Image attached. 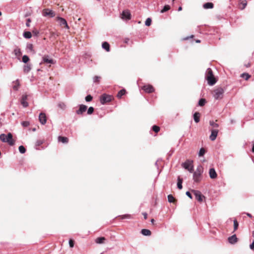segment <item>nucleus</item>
I'll return each mask as SVG.
<instances>
[{"mask_svg": "<svg viewBox=\"0 0 254 254\" xmlns=\"http://www.w3.org/2000/svg\"><path fill=\"white\" fill-rule=\"evenodd\" d=\"M205 79L207 81L208 84L211 86L214 85L217 82L212 70L210 68H208L206 69L205 74Z\"/></svg>", "mask_w": 254, "mask_h": 254, "instance_id": "nucleus-1", "label": "nucleus"}, {"mask_svg": "<svg viewBox=\"0 0 254 254\" xmlns=\"http://www.w3.org/2000/svg\"><path fill=\"white\" fill-rule=\"evenodd\" d=\"M224 93V89L221 87H218L213 91V96L215 100L222 99Z\"/></svg>", "mask_w": 254, "mask_h": 254, "instance_id": "nucleus-2", "label": "nucleus"}, {"mask_svg": "<svg viewBox=\"0 0 254 254\" xmlns=\"http://www.w3.org/2000/svg\"><path fill=\"white\" fill-rule=\"evenodd\" d=\"M193 161L191 160H187L185 162L182 164V166L185 169L188 170L190 173L193 172Z\"/></svg>", "mask_w": 254, "mask_h": 254, "instance_id": "nucleus-3", "label": "nucleus"}, {"mask_svg": "<svg viewBox=\"0 0 254 254\" xmlns=\"http://www.w3.org/2000/svg\"><path fill=\"white\" fill-rule=\"evenodd\" d=\"M113 97L111 95L106 94H102L100 97V101L102 105H104L112 100Z\"/></svg>", "mask_w": 254, "mask_h": 254, "instance_id": "nucleus-4", "label": "nucleus"}, {"mask_svg": "<svg viewBox=\"0 0 254 254\" xmlns=\"http://www.w3.org/2000/svg\"><path fill=\"white\" fill-rule=\"evenodd\" d=\"M122 18L125 20H130L131 19V14L127 9L124 10L122 13Z\"/></svg>", "mask_w": 254, "mask_h": 254, "instance_id": "nucleus-5", "label": "nucleus"}, {"mask_svg": "<svg viewBox=\"0 0 254 254\" xmlns=\"http://www.w3.org/2000/svg\"><path fill=\"white\" fill-rule=\"evenodd\" d=\"M43 63L50 64H54L55 63L53 59H50L49 56L48 55H45L43 57L42 62L40 63V64H42Z\"/></svg>", "mask_w": 254, "mask_h": 254, "instance_id": "nucleus-6", "label": "nucleus"}, {"mask_svg": "<svg viewBox=\"0 0 254 254\" xmlns=\"http://www.w3.org/2000/svg\"><path fill=\"white\" fill-rule=\"evenodd\" d=\"M142 90H143L146 93H151L154 92V89L153 87L149 84L144 85L142 87Z\"/></svg>", "mask_w": 254, "mask_h": 254, "instance_id": "nucleus-7", "label": "nucleus"}, {"mask_svg": "<svg viewBox=\"0 0 254 254\" xmlns=\"http://www.w3.org/2000/svg\"><path fill=\"white\" fill-rule=\"evenodd\" d=\"M191 191L193 193L195 196V198L199 202L202 201V195L200 191L197 190H192Z\"/></svg>", "mask_w": 254, "mask_h": 254, "instance_id": "nucleus-8", "label": "nucleus"}, {"mask_svg": "<svg viewBox=\"0 0 254 254\" xmlns=\"http://www.w3.org/2000/svg\"><path fill=\"white\" fill-rule=\"evenodd\" d=\"M79 109L76 110V113L77 115H82L84 112H85L86 111L87 109V107L83 104L79 105Z\"/></svg>", "mask_w": 254, "mask_h": 254, "instance_id": "nucleus-9", "label": "nucleus"}, {"mask_svg": "<svg viewBox=\"0 0 254 254\" xmlns=\"http://www.w3.org/2000/svg\"><path fill=\"white\" fill-rule=\"evenodd\" d=\"M202 174L193 173V180L195 183H199L202 178Z\"/></svg>", "mask_w": 254, "mask_h": 254, "instance_id": "nucleus-10", "label": "nucleus"}, {"mask_svg": "<svg viewBox=\"0 0 254 254\" xmlns=\"http://www.w3.org/2000/svg\"><path fill=\"white\" fill-rule=\"evenodd\" d=\"M39 120L42 125H45L47 122L46 114L43 113H41L39 116Z\"/></svg>", "mask_w": 254, "mask_h": 254, "instance_id": "nucleus-11", "label": "nucleus"}, {"mask_svg": "<svg viewBox=\"0 0 254 254\" xmlns=\"http://www.w3.org/2000/svg\"><path fill=\"white\" fill-rule=\"evenodd\" d=\"M43 15L45 16H49L51 17H53L55 16V12L49 9H45L43 11Z\"/></svg>", "mask_w": 254, "mask_h": 254, "instance_id": "nucleus-12", "label": "nucleus"}, {"mask_svg": "<svg viewBox=\"0 0 254 254\" xmlns=\"http://www.w3.org/2000/svg\"><path fill=\"white\" fill-rule=\"evenodd\" d=\"M218 133V130L217 129L211 130V133L209 136V139L212 141L215 140L217 136Z\"/></svg>", "mask_w": 254, "mask_h": 254, "instance_id": "nucleus-13", "label": "nucleus"}, {"mask_svg": "<svg viewBox=\"0 0 254 254\" xmlns=\"http://www.w3.org/2000/svg\"><path fill=\"white\" fill-rule=\"evenodd\" d=\"M27 95H23L21 99V104L23 106V107L26 108L28 106V103L27 102Z\"/></svg>", "mask_w": 254, "mask_h": 254, "instance_id": "nucleus-14", "label": "nucleus"}, {"mask_svg": "<svg viewBox=\"0 0 254 254\" xmlns=\"http://www.w3.org/2000/svg\"><path fill=\"white\" fill-rule=\"evenodd\" d=\"M58 20L59 21L61 26H64L67 29H69L67 22L64 18L61 17H58Z\"/></svg>", "mask_w": 254, "mask_h": 254, "instance_id": "nucleus-15", "label": "nucleus"}, {"mask_svg": "<svg viewBox=\"0 0 254 254\" xmlns=\"http://www.w3.org/2000/svg\"><path fill=\"white\" fill-rule=\"evenodd\" d=\"M209 175L211 179H214L217 177V174L215 171V170L212 168H210L209 170Z\"/></svg>", "mask_w": 254, "mask_h": 254, "instance_id": "nucleus-16", "label": "nucleus"}, {"mask_svg": "<svg viewBox=\"0 0 254 254\" xmlns=\"http://www.w3.org/2000/svg\"><path fill=\"white\" fill-rule=\"evenodd\" d=\"M6 142H7L11 146L14 144V142L12 140V135L10 132L6 135Z\"/></svg>", "mask_w": 254, "mask_h": 254, "instance_id": "nucleus-17", "label": "nucleus"}, {"mask_svg": "<svg viewBox=\"0 0 254 254\" xmlns=\"http://www.w3.org/2000/svg\"><path fill=\"white\" fill-rule=\"evenodd\" d=\"M228 242L231 244H235L238 241V239L236 235H233L231 237H229L228 239Z\"/></svg>", "mask_w": 254, "mask_h": 254, "instance_id": "nucleus-18", "label": "nucleus"}, {"mask_svg": "<svg viewBox=\"0 0 254 254\" xmlns=\"http://www.w3.org/2000/svg\"><path fill=\"white\" fill-rule=\"evenodd\" d=\"M239 2L240 4V9L241 10L245 9L247 5V1L246 0H239Z\"/></svg>", "mask_w": 254, "mask_h": 254, "instance_id": "nucleus-19", "label": "nucleus"}, {"mask_svg": "<svg viewBox=\"0 0 254 254\" xmlns=\"http://www.w3.org/2000/svg\"><path fill=\"white\" fill-rule=\"evenodd\" d=\"M182 183L183 179L179 176L177 178V187L179 190H181L183 188Z\"/></svg>", "mask_w": 254, "mask_h": 254, "instance_id": "nucleus-20", "label": "nucleus"}, {"mask_svg": "<svg viewBox=\"0 0 254 254\" xmlns=\"http://www.w3.org/2000/svg\"><path fill=\"white\" fill-rule=\"evenodd\" d=\"M141 233L143 235L146 236H150L151 234V231L149 230L146 229H142L141 231Z\"/></svg>", "mask_w": 254, "mask_h": 254, "instance_id": "nucleus-21", "label": "nucleus"}, {"mask_svg": "<svg viewBox=\"0 0 254 254\" xmlns=\"http://www.w3.org/2000/svg\"><path fill=\"white\" fill-rule=\"evenodd\" d=\"M214 4L212 2H206L203 5V7L205 9L212 8Z\"/></svg>", "mask_w": 254, "mask_h": 254, "instance_id": "nucleus-22", "label": "nucleus"}, {"mask_svg": "<svg viewBox=\"0 0 254 254\" xmlns=\"http://www.w3.org/2000/svg\"><path fill=\"white\" fill-rule=\"evenodd\" d=\"M193 119L195 123H197L200 121V114L198 112H195L193 114Z\"/></svg>", "mask_w": 254, "mask_h": 254, "instance_id": "nucleus-23", "label": "nucleus"}, {"mask_svg": "<svg viewBox=\"0 0 254 254\" xmlns=\"http://www.w3.org/2000/svg\"><path fill=\"white\" fill-rule=\"evenodd\" d=\"M58 141L63 143H66L68 142V139L66 137L60 136L58 137Z\"/></svg>", "mask_w": 254, "mask_h": 254, "instance_id": "nucleus-24", "label": "nucleus"}, {"mask_svg": "<svg viewBox=\"0 0 254 254\" xmlns=\"http://www.w3.org/2000/svg\"><path fill=\"white\" fill-rule=\"evenodd\" d=\"M203 172V168L201 165H199L197 166L196 170L193 173L202 174Z\"/></svg>", "mask_w": 254, "mask_h": 254, "instance_id": "nucleus-25", "label": "nucleus"}, {"mask_svg": "<svg viewBox=\"0 0 254 254\" xmlns=\"http://www.w3.org/2000/svg\"><path fill=\"white\" fill-rule=\"evenodd\" d=\"M102 48L105 49L106 51L109 52L110 51V45L107 42H104L102 45Z\"/></svg>", "mask_w": 254, "mask_h": 254, "instance_id": "nucleus-26", "label": "nucleus"}, {"mask_svg": "<svg viewBox=\"0 0 254 254\" xmlns=\"http://www.w3.org/2000/svg\"><path fill=\"white\" fill-rule=\"evenodd\" d=\"M106 240L105 237H98L95 240V242L97 244H103L104 242V241Z\"/></svg>", "mask_w": 254, "mask_h": 254, "instance_id": "nucleus-27", "label": "nucleus"}, {"mask_svg": "<svg viewBox=\"0 0 254 254\" xmlns=\"http://www.w3.org/2000/svg\"><path fill=\"white\" fill-rule=\"evenodd\" d=\"M26 50L28 51L32 52V53L35 54V52L33 50V45L32 44H27L26 46Z\"/></svg>", "mask_w": 254, "mask_h": 254, "instance_id": "nucleus-28", "label": "nucleus"}, {"mask_svg": "<svg viewBox=\"0 0 254 254\" xmlns=\"http://www.w3.org/2000/svg\"><path fill=\"white\" fill-rule=\"evenodd\" d=\"M240 77L245 78L246 80H248L251 77V75L248 73L244 72L241 74Z\"/></svg>", "mask_w": 254, "mask_h": 254, "instance_id": "nucleus-29", "label": "nucleus"}, {"mask_svg": "<svg viewBox=\"0 0 254 254\" xmlns=\"http://www.w3.org/2000/svg\"><path fill=\"white\" fill-rule=\"evenodd\" d=\"M23 36L26 39H30L32 37V34L30 31H25L23 33Z\"/></svg>", "mask_w": 254, "mask_h": 254, "instance_id": "nucleus-30", "label": "nucleus"}, {"mask_svg": "<svg viewBox=\"0 0 254 254\" xmlns=\"http://www.w3.org/2000/svg\"><path fill=\"white\" fill-rule=\"evenodd\" d=\"M31 69L30 65H25L23 67V71L25 73L29 72Z\"/></svg>", "mask_w": 254, "mask_h": 254, "instance_id": "nucleus-31", "label": "nucleus"}, {"mask_svg": "<svg viewBox=\"0 0 254 254\" xmlns=\"http://www.w3.org/2000/svg\"><path fill=\"white\" fill-rule=\"evenodd\" d=\"M126 93L125 89L121 90L117 94V97L119 98H121Z\"/></svg>", "mask_w": 254, "mask_h": 254, "instance_id": "nucleus-32", "label": "nucleus"}, {"mask_svg": "<svg viewBox=\"0 0 254 254\" xmlns=\"http://www.w3.org/2000/svg\"><path fill=\"white\" fill-rule=\"evenodd\" d=\"M170 9V6L169 5H165L162 9L161 10V13H164Z\"/></svg>", "mask_w": 254, "mask_h": 254, "instance_id": "nucleus-33", "label": "nucleus"}, {"mask_svg": "<svg viewBox=\"0 0 254 254\" xmlns=\"http://www.w3.org/2000/svg\"><path fill=\"white\" fill-rule=\"evenodd\" d=\"M206 103V100L205 99L201 98L198 101V105L200 106H203Z\"/></svg>", "mask_w": 254, "mask_h": 254, "instance_id": "nucleus-34", "label": "nucleus"}, {"mask_svg": "<svg viewBox=\"0 0 254 254\" xmlns=\"http://www.w3.org/2000/svg\"><path fill=\"white\" fill-rule=\"evenodd\" d=\"M121 217V219H131L132 216L130 214H125L122 216H119Z\"/></svg>", "mask_w": 254, "mask_h": 254, "instance_id": "nucleus-35", "label": "nucleus"}, {"mask_svg": "<svg viewBox=\"0 0 254 254\" xmlns=\"http://www.w3.org/2000/svg\"><path fill=\"white\" fill-rule=\"evenodd\" d=\"M168 200L170 203L174 202L175 201V198L172 194H169L168 195Z\"/></svg>", "mask_w": 254, "mask_h": 254, "instance_id": "nucleus-36", "label": "nucleus"}, {"mask_svg": "<svg viewBox=\"0 0 254 254\" xmlns=\"http://www.w3.org/2000/svg\"><path fill=\"white\" fill-rule=\"evenodd\" d=\"M6 135H5V134L2 133L0 135V139L3 142H6Z\"/></svg>", "mask_w": 254, "mask_h": 254, "instance_id": "nucleus-37", "label": "nucleus"}, {"mask_svg": "<svg viewBox=\"0 0 254 254\" xmlns=\"http://www.w3.org/2000/svg\"><path fill=\"white\" fill-rule=\"evenodd\" d=\"M152 128V130L156 133L158 132L160 130V127L156 125L153 126Z\"/></svg>", "mask_w": 254, "mask_h": 254, "instance_id": "nucleus-38", "label": "nucleus"}, {"mask_svg": "<svg viewBox=\"0 0 254 254\" xmlns=\"http://www.w3.org/2000/svg\"><path fill=\"white\" fill-rule=\"evenodd\" d=\"M43 143V141L41 140H38L35 143V148L36 149H38V146H40L41 144H42Z\"/></svg>", "mask_w": 254, "mask_h": 254, "instance_id": "nucleus-39", "label": "nucleus"}, {"mask_svg": "<svg viewBox=\"0 0 254 254\" xmlns=\"http://www.w3.org/2000/svg\"><path fill=\"white\" fill-rule=\"evenodd\" d=\"M205 153V150L203 148H201L198 152L199 156H202Z\"/></svg>", "mask_w": 254, "mask_h": 254, "instance_id": "nucleus-40", "label": "nucleus"}, {"mask_svg": "<svg viewBox=\"0 0 254 254\" xmlns=\"http://www.w3.org/2000/svg\"><path fill=\"white\" fill-rule=\"evenodd\" d=\"M29 61V58L27 55H24L22 57V62L24 63H27Z\"/></svg>", "mask_w": 254, "mask_h": 254, "instance_id": "nucleus-41", "label": "nucleus"}, {"mask_svg": "<svg viewBox=\"0 0 254 254\" xmlns=\"http://www.w3.org/2000/svg\"><path fill=\"white\" fill-rule=\"evenodd\" d=\"M18 149H19V152L22 154H23L26 152V149L23 145L20 146L19 147Z\"/></svg>", "mask_w": 254, "mask_h": 254, "instance_id": "nucleus-42", "label": "nucleus"}, {"mask_svg": "<svg viewBox=\"0 0 254 254\" xmlns=\"http://www.w3.org/2000/svg\"><path fill=\"white\" fill-rule=\"evenodd\" d=\"M151 19L150 18H147L145 22V24L146 26H149L151 24Z\"/></svg>", "mask_w": 254, "mask_h": 254, "instance_id": "nucleus-43", "label": "nucleus"}, {"mask_svg": "<svg viewBox=\"0 0 254 254\" xmlns=\"http://www.w3.org/2000/svg\"><path fill=\"white\" fill-rule=\"evenodd\" d=\"M210 125L214 128H217L219 127L218 124L214 123L213 121H210L209 122Z\"/></svg>", "mask_w": 254, "mask_h": 254, "instance_id": "nucleus-44", "label": "nucleus"}, {"mask_svg": "<svg viewBox=\"0 0 254 254\" xmlns=\"http://www.w3.org/2000/svg\"><path fill=\"white\" fill-rule=\"evenodd\" d=\"M238 226H239V223H238V221H237V220L235 219L234 220V231H236L238 229Z\"/></svg>", "mask_w": 254, "mask_h": 254, "instance_id": "nucleus-45", "label": "nucleus"}, {"mask_svg": "<svg viewBox=\"0 0 254 254\" xmlns=\"http://www.w3.org/2000/svg\"><path fill=\"white\" fill-rule=\"evenodd\" d=\"M94 109L93 107H90L87 110V114L91 115L94 112Z\"/></svg>", "mask_w": 254, "mask_h": 254, "instance_id": "nucleus-46", "label": "nucleus"}, {"mask_svg": "<svg viewBox=\"0 0 254 254\" xmlns=\"http://www.w3.org/2000/svg\"><path fill=\"white\" fill-rule=\"evenodd\" d=\"M92 99H93V97L90 95H88L85 97V100L86 102H90L92 101Z\"/></svg>", "mask_w": 254, "mask_h": 254, "instance_id": "nucleus-47", "label": "nucleus"}, {"mask_svg": "<svg viewBox=\"0 0 254 254\" xmlns=\"http://www.w3.org/2000/svg\"><path fill=\"white\" fill-rule=\"evenodd\" d=\"M100 79V77L98 76H95L93 77V82H98L99 81V80Z\"/></svg>", "mask_w": 254, "mask_h": 254, "instance_id": "nucleus-48", "label": "nucleus"}, {"mask_svg": "<svg viewBox=\"0 0 254 254\" xmlns=\"http://www.w3.org/2000/svg\"><path fill=\"white\" fill-rule=\"evenodd\" d=\"M74 243L73 240L71 239L69 240V245L70 248H73L74 247Z\"/></svg>", "mask_w": 254, "mask_h": 254, "instance_id": "nucleus-49", "label": "nucleus"}, {"mask_svg": "<svg viewBox=\"0 0 254 254\" xmlns=\"http://www.w3.org/2000/svg\"><path fill=\"white\" fill-rule=\"evenodd\" d=\"M14 52L16 55H20L21 54V51L19 49H15Z\"/></svg>", "mask_w": 254, "mask_h": 254, "instance_id": "nucleus-50", "label": "nucleus"}, {"mask_svg": "<svg viewBox=\"0 0 254 254\" xmlns=\"http://www.w3.org/2000/svg\"><path fill=\"white\" fill-rule=\"evenodd\" d=\"M31 22L30 18H28L26 20V26L27 27L30 26V23Z\"/></svg>", "mask_w": 254, "mask_h": 254, "instance_id": "nucleus-51", "label": "nucleus"}, {"mask_svg": "<svg viewBox=\"0 0 254 254\" xmlns=\"http://www.w3.org/2000/svg\"><path fill=\"white\" fill-rule=\"evenodd\" d=\"M22 125H23V126L24 127H27L29 125V123L28 122H23L22 123Z\"/></svg>", "mask_w": 254, "mask_h": 254, "instance_id": "nucleus-52", "label": "nucleus"}, {"mask_svg": "<svg viewBox=\"0 0 254 254\" xmlns=\"http://www.w3.org/2000/svg\"><path fill=\"white\" fill-rule=\"evenodd\" d=\"M186 194L191 199L192 198V195H191V194L190 193V191H187Z\"/></svg>", "mask_w": 254, "mask_h": 254, "instance_id": "nucleus-53", "label": "nucleus"}, {"mask_svg": "<svg viewBox=\"0 0 254 254\" xmlns=\"http://www.w3.org/2000/svg\"><path fill=\"white\" fill-rule=\"evenodd\" d=\"M250 248L251 250H254V240L252 243L250 245Z\"/></svg>", "mask_w": 254, "mask_h": 254, "instance_id": "nucleus-54", "label": "nucleus"}, {"mask_svg": "<svg viewBox=\"0 0 254 254\" xmlns=\"http://www.w3.org/2000/svg\"><path fill=\"white\" fill-rule=\"evenodd\" d=\"M144 219H146L147 218V214L146 212L142 213Z\"/></svg>", "mask_w": 254, "mask_h": 254, "instance_id": "nucleus-55", "label": "nucleus"}, {"mask_svg": "<svg viewBox=\"0 0 254 254\" xmlns=\"http://www.w3.org/2000/svg\"><path fill=\"white\" fill-rule=\"evenodd\" d=\"M245 66L246 67H250L251 66V63H248L247 64H245Z\"/></svg>", "mask_w": 254, "mask_h": 254, "instance_id": "nucleus-56", "label": "nucleus"}, {"mask_svg": "<svg viewBox=\"0 0 254 254\" xmlns=\"http://www.w3.org/2000/svg\"><path fill=\"white\" fill-rule=\"evenodd\" d=\"M158 160H157L156 162H155V166H156L157 168L158 169Z\"/></svg>", "mask_w": 254, "mask_h": 254, "instance_id": "nucleus-57", "label": "nucleus"}, {"mask_svg": "<svg viewBox=\"0 0 254 254\" xmlns=\"http://www.w3.org/2000/svg\"><path fill=\"white\" fill-rule=\"evenodd\" d=\"M247 215L248 216H249L250 218L252 217V215L251 214L249 213H247Z\"/></svg>", "mask_w": 254, "mask_h": 254, "instance_id": "nucleus-58", "label": "nucleus"}, {"mask_svg": "<svg viewBox=\"0 0 254 254\" xmlns=\"http://www.w3.org/2000/svg\"><path fill=\"white\" fill-rule=\"evenodd\" d=\"M13 88L15 90H18V88H17V86L16 85L14 86Z\"/></svg>", "mask_w": 254, "mask_h": 254, "instance_id": "nucleus-59", "label": "nucleus"}, {"mask_svg": "<svg viewBox=\"0 0 254 254\" xmlns=\"http://www.w3.org/2000/svg\"><path fill=\"white\" fill-rule=\"evenodd\" d=\"M252 151L254 153V143L253 145V147H252Z\"/></svg>", "mask_w": 254, "mask_h": 254, "instance_id": "nucleus-60", "label": "nucleus"}, {"mask_svg": "<svg viewBox=\"0 0 254 254\" xmlns=\"http://www.w3.org/2000/svg\"><path fill=\"white\" fill-rule=\"evenodd\" d=\"M182 10V7L181 6H180L178 8V11H181Z\"/></svg>", "mask_w": 254, "mask_h": 254, "instance_id": "nucleus-61", "label": "nucleus"}, {"mask_svg": "<svg viewBox=\"0 0 254 254\" xmlns=\"http://www.w3.org/2000/svg\"><path fill=\"white\" fill-rule=\"evenodd\" d=\"M151 221V222L152 224H153V223H154V219H152L151 220V221Z\"/></svg>", "mask_w": 254, "mask_h": 254, "instance_id": "nucleus-62", "label": "nucleus"}, {"mask_svg": "<svg viewBox=\"0 0 254 254\" xmlns=\"http://www.w3.org/2000/svg\"><path fill=\"white\" fill-rule=\"evenodd\" d=\"M196 43H200V40H196Z\"/></svg>", "mask_w": 254, "mask_h": 254, "instance_id": "nucleus-63", "label": "nucleus"}, {"mask_svg": "<svg viewBox=\"0 0 254 254\" xmlns=\"http://www.w3.org/2000/svg\"><path fill=\"white\" fill-rule=\"evenodd\" d=\"M231 123H232H232H234L233 120H231Z\"/></svg>", "mask_w": 254, "mask_h": 254, "instance_id": "nucleus-64", "label": "nucleus"}]
</instances>
